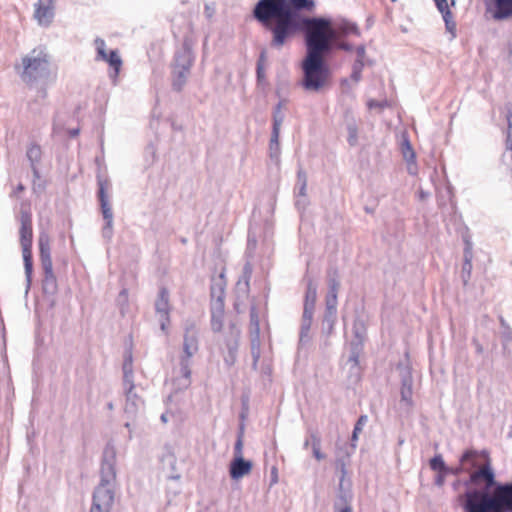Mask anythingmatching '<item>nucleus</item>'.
Segmentation results:
<instances>
[{
  "label": "nucleus",
  "instance_id": "nucleus-1",
  "mask_svg": "<svg viewBox=\"0 0 512 512\" xmlns=\"http://www.w3.org/2000/svg\"><path fill=\"white\" fill-rule=\"evenodd\" d=\"M479 452L468 449L459 462L468 466L469 478L464 481L462 495L464 512H512V481L501 483L489 461L478 466Z\"/></svg>",
  "mask_w": 512,
  "mask_h": 512
},
{
  "label": "nucleus",
  "instance_id": "nucleus-2",
  "mask_svg": "<svg viewBox=\"0 0 512 512\" xmlns=\"http://www.w3.org/2000/svg\"><path fill=\"white\" fill-rule=\"evenodd\" d=\"M314 7L313 0H259L252 14L273 38L287 30L296 29L302 19L308 18L300 12L312 11Z\"/></svg>",
  "mask_w": 512,
  "mask_h": 512
},
{
  "label": "nucleus",
  "instance_id": "nucleus-3",
  "mask_svg": "<svg viewBox=\"0 0 512 512\" xmlns=\"http://www.w3.org/2000/svg\"><path fill=\"white\" fill-rule=\"evenodd\" d=\"M304 34L306 54L327 55L337 41V30L334 29L332 21L325 17H308L298 23L296 29L287 30L270 39L269 46L272 49L281 50L288 46L299 34Z\"/></svg>",
  "mask_w": 512,
  "mask_h": 512
},
{
  "label": "nucleus",
  "instance_id": "nucleus-4",
  "mask_svg": "<svg viewBox=\"0 0 512 512\" xmlns=\"http://www.w3.org/2000/svg\"><path fill=\"white\" fill-rule=\"evenodd\" d=\"M116 450L107 444L103 450L100 481L94 488L90 512H111L117 488Z\"/></svg>",
  "mask_w": 512,
  "mask_h": 512
},
{
  "label": "nucleus",
  "instance_id": "nucleus-5",
  "mask_svg": "<svg viewBox=\"0 0 512 512\" xmlns=\"http://www.w3.org/2000/svg\"><path fill=\"white\" fill-rule=\"evenodd\" d=\"M49 64V56L43 49H33L22 58L21 79L30 87L41 83L37 91V97L41 99L47 96L45 84L50 76Z\"/></svg>",
  "mask_w": 512,
  "mask_h": 512
},
{
  "label": "nucleus",
  "instance_id": "nucleus-6",
  "mask_svg": "<svg viewBox=\"0 0 512 512\" xmlns=\"http://www.w3.org/2000/svg\"><path fill=\"white\" fill-rule=\"evenodd\" d=\"M303 77L302 87L308 92H319L327 84L330 70L325 56L306 54L301 64Z\"/></svg>",
  "mask_w": 512,
  "mask_h": 512
},
{
  "label": "nucleus",
  "instance_id": "nucleus-7",
  "mask_svg": "<svg viewBox=\"0 0 512 512\" xmlns=\"http://www.w3.org/2000/svg\"><path fill=\"white\" fill-rule=\"evenodd\" d=\"M198 348V331L194 324H189L185 327L183 354L179 361V376L176 378L179 388H187L191 383V359Z\"/></svg>",
  "mask_w": 512,
  "mask_h": 512
},
{
  "label": "nucleus",
  "instance_id": "nucleus-8",
  "mask_svg": "<svg viewBox=\"0 0 512 512\" xmlns=\"http://www.w3.org/2000/svg\"><path fill=\"white\" fill-rule=\"evenodd\" d=\"M38 246L41 268L43 271L42 290L44 294L54 295L57 292L58 284L56 275L53 271L50 237L47 233H40Z\"/></svg>",
  "mask_w": 512,
  "mask_h": 512
},
{
  "label": "nucleus",
  "instance_id": "nucleus-9",
  "mask_svg": "<svg viewBox=\"0 0 512 512\" xmlns=\"http://www.w3.org/2000/svg\"><path fill=\"white\" fill-rule=\"evenodd\" d=\"M32 219L29 213H22L20 227V243L22 246V255L24 261V270L26 276V292L30 289L33 273L32 260Z\"/></svg>",
  "mask_w": 512,
  "mask_h": 512
},
{
  "label": "nucleus",
  "instance_id": "nucleus-10",
  "mask_svg": "<svg viewBox=\"0 0 512 512\" xmlns=\"http://www.w3.org/2000/svg\"><path fill=\"white\" fill-rule=\"evenodd\" d=\"M109 181L98 177V198L105 225L102 228V236L110 241L113 236V212L109 202L107 189Z\"/></svg>",
  "mask_w": 512,
  "mask_h": 512
},
{
  "label": "nucleus",
  "instance_id": "nucleus-11",
  "mask_svg": "<svg viewBox=\"0 0 512 512\" xmlns=\"http://www.w3.org/2000/svg\"><path fill=\"white\" fill-rule=\"evenodd\" d=\"M94 46L96 50L95 60L103 61L109 64V66L113 69V73L110 74V77L115 81L119 75L123 63L118 50L114 49L107 52L106 42L100 37H97L94 40Z\"/></svg>",
  "mask_w": 512,
  "mask_h": 512
},
{
  "label": "nucleus",
  "instance_id": "nucleus-12",
  "mask_svg": "<svg viewBox=\"0 0 512 512\" xmlns=\"http://www.w3.org/2000/svg\"><path fill=\"white\" fill-rule=\"evenodd\" d=\"M94 46L96 50L95 60L103 61L109 64V66L113 69V73L110 74V77L115 81L119 75L123 63L118 50L114 49L107 52L106 42L100 37H97L94 40Z\"/></svg>",
  "mask_w": 512,
  "mask_h": 512
},
{
  "label": "nucleus",
  "instance_id": "nucleus-13",
  "mask_svg": "<svg viewBox=\"0 0 512 512\" xmlns=\"http://www.w3.org/2000/svg\"><path fill=\"white\" fill-rule=\"evenodd\" d=\"M211 328L214 332L221 331L224 318V289L219 287L218 290L211 287Z\"/></svg>",
  "mask_w": 512,
  "mask_h": 512
},
{
  "label": "nucleus",
  "instance_id": "nucleus-14",
  "mask_svg": "<svg viewBox=\"0 0 512 512\" xmlns=\"http://www.w3.org/2000/svg\"><path fill=\"white\" fill-rule=\"evenodd\" d=\"M240 335V328L236 324H231L225 337L227 354L224 356V362L228 367L233 366L237 360Z\"/></svg>",
  "mask_w": 512,
  "mask_h": 512
},
{
  "label": "nucleus",
  "instance_id": "nucleus-15",
  "mask_svg": "<svg viewBox=\"0 0 512 512\" xmlns=\"http://www.w3.org/2000/svg\"><path fill=\"white\" fill-rule=\"evenodd\" d=\"M155 310L159 314L160 328L166 332L167 326L170 322V303H169V291L165 287H161L159 290L158 297L155 302Z\"/></svg>",
  "mask_w": 512,
  "mask_h": 512
},
{
  "label": "nucleus",
  "instance_id": "nucleus-16",
  "mask_svg": "<svg viewBox=\"0 0 512 512\" xmlns=\"http://www.w3.org/2000/svg\"><path fill=\"white\" fill-rule=\"evenodd\" d=\"M194 61V53L189 44L185 42L181 48L176 50L171 68L191 71Z\"/></svg>",
  "mask_w": 512,
  "mask_h": 512
},
{
  "label": "nucleus",
  "instance_id": "nucleus-17",
  "mask_svg": "<svg viewBox=\"0 0 512 512\" xmlns=\"http://www.w3.org/2000/svg\"><path fill=\"white\" fill-rule=\"evenodd\" d=\"M125 396L124 413L128 418H134L137 414L144 409L145 402L143 398L138 395L136 389L123 391Z\"/></svg>",
  "mask_w": 512,
  "mask_h": 512
},
{
  "label": "nucleus",
  "instance_id": "nucleus-18",
  "mask_svg": "<svg viewBox=\"0 0 512 512\" xmlns=\"http://www.w3.org/2000/svg\"><path fill=\"white\" fill-rule=\"evenodd\" d=\"M250 326H251V352L256 363L260 357V327L259 317L255 307L250 309Z\"/></svg>",
  "mask_w": 512,
  "mask_h": 512
},
{
  "label": "nucleus",
  "instance_id": "nucleus-19",
  "mask_svg": "<svg viewBox=\"0 0 512 512\" xmlns=\"http://www.w3.org/2000/svg\"><path fill=\"white\" fill-rule=\"evenodd\" d=\"M34 17L41 26H49L54 17L53 0H38Z\"/></svg>",
  "mask_w": 512,
  "mask_h": 512
},
{
  "label": "nucleus",
  "instance_id": "nucleus-20",
  "mask_svg": "<svg viewBox=\"0 0 512 512\" xmlns=\"http://www.w3.org/2000/svg\"><path fill=\"white\" fill-rule=\"evenodd\" d=\"M401 369V402L411 407L413 405V378L408 367H399Z\"/></svg>",
  "mask_w": 512,
  "mask_h": 512
},
{
  "label": "nucleus",
  "instance_id": "nucleus-21",
  "mask_svg": "<svg viewBox=\"0 0 512 512\" xmlns=\"http://www.w3.org/2000/svg\"><path fill=\"white\" fill-rule=\"evenodd\" d=\"M123 379H122V388L123 391L136 389V385L134 382V369H133V355L132 351L126 350L124 353V360L122 365Z\"/></svg>",
  "mask_w": 512,
  "mask_h": 512
},
{
  "label": "nucleus",
  "instance_id": "nucleus-22",
  "mask_svg": "<svg viewBox=\"0 0 512 512\" xmlns=\"http://www.w3.org/2000/svg\"><path fill=\"white\" fill-rule=\"evenodd\" d=\"M317 288V284L311 278H308L302 315H314L315 304L317 299Z\"/></svg>",
  "mask_w": 512,
  "mask_h": 512
},
{
  "label": "nucleus",
  "instance_id": "nucleus-23",
  "mask_svg": "<svg viewBox=\"0 0 512 512\" xmlns=\"http://www.w3.org/2000/svg\"><path fill=\"white\" fill-rule=\"evenodd\" d=\"M252 466V462L244 459L243 456L233 458L229 466L230 477L234 480H238L248 474Z\"/></svg>",
  "mask_w": 512,
  "mask_h": 512
},
{
  "label": "nucleus",
  "instance_id": "nucleus-24",
  "mask_svg": "<svg viewBox=\"0 0 512 512\" xmlns=\"http://www.w3.org/2000/svg\"><path fill=\"white\" fill-rule=\"evenodd\" d=\"M472 259H473V245L472 242L468 239L465 240V248H464V261L461 270V278L466 285L471 277L472 272Z\"/></svg>",
  "mask_w": 512,
  "mask_h": 512
},
{
  "label": "nucleus",
  "instance_id": "nucleus-25",
  "mask_svg": "<svg viewBox=\"0 0 512 512\" xmlns=\"http://www.w3.org/2000/svg\"><path fill=\"white\" fill-rule=\"evenodd\" d=\"M494 7V20L501 21L512 17V0H494Z\"/></svg>",
  "mask_w": 512,
  "mask_h": 512
},
{
  "label": "nucleus",
  "instance_id": "nucleus-26",
  "mask_svg": "<svg viewBox=\"0 0 512 512\" xmlns=\"http://www.w3.org/2000/svg\"><path fill=\"white\" fill-rule=\"evenodd\" d=\"M191 74V71L189 70H180L171 68V85L172 89L176 92H181Z\"/></svg>",
  "mask_w": 512,
  "mask_h": 512
},
{
  "label": "nucleus",
  "instance_id": "nucleus-27",
  "mask_svg": "<svg viewBox=\"0 0 512 512\" xmlns=\"http://www.w3.org/2000/svg\"><path fill=\"white\" fill-rule=\"evenodd\" d=\"M313 322V316L302 315L300 333H299V345L304 346L311 341L310 330Z\"/></svg>",
  "mask_w": 512,
  "mask_h": 512
},
{
  "label": "nucleus",
  "instance_id": "nucleus-28",
  "mask_svg": "<svg viewBox=\"0 0 512 512\" xmlns=\"http://www.w3.org/2000/svg\"><path fill=\"white\" fill-rule=\"evenodd\" d=\"M280 132L271 131L269 141V157L275 164L280 163L281 148L279 142Z\"/></svg>",
  "mask_w": 512,
  "mask_h": 512
},
{
  "label": "nucleus",
  "instance_id": "nucleus-29",
  "mask_svg": "<svg viewBox=\"0 0 512 512\" xmlns=\"http://www.w3.org/2000/svg\"><path fill=\"white\" fill-rule=\"evenodd\" d=\"M334 29L337 30V39L340 36H347L350 34H354L357 36L360 35V31L357 25L346 20L341 21L339 24H337L336 27H334Z\"/></svg>",
  "mask_w": 512,
  "mask_h": 512
},
{
  "label": "nucleus",
  "instance_id": "nucleus-30",
  "mask_svg": "<svg viewBox=\"0 0 512 512\" xmlns=\"http://www.w3.org/2000/svg\"><path fill=\"white\" fill-rule=\"evenodd\" d=\"M364 341L365 339L362 338H354L350 343V356L348 360L355 366L359 364V358L363 350Z\"/></svg>",
  "mask_w": 512,
  "mask_h": 512
},
{
  "label": "nucleus",
  "instance_id": "nucleus-31",
  "mask_svg": "<svg viewBox=\"0 0 512 512\" xmlns=\"http://www.w3.org/2000/svg\"><path fill=\"white\" fill-rule=\"evenodd\" d=\"M328 292L338 294L340 288L339 272L336 267L327 270Z\"/></svg>",
  "mask_w": 512,
  "mask_h": 512
},
{
  "label": "nucleus",
  "instance_id": "nucleus-32",
  "mask_svg": "<svg viewBox=\"0 0 512 512\" xmlns=\"http://www.w3.org/2000/svg\"><path fill=\"white\" fill-rule=\"evenodd\" d=\"M284 107V100H281L277 103V105L273 109V115H272V131L274 132H280L281 125L284 121V114L282 112V109Z\"/></svg>",
  "mask_w": 512,
  "mask_h": 512
},
{
  "label": "nucleus",
  "instance_id": "nucleus-33",
  "mask_svg": "<svg viewBox=\"0 0 512 512\" xmlns=\"http://www.w3.org/2000/svg\"><path fill=\"white\" fill-rule=\"evenodd\" d=\"M26 156L30 162V166L38 165L42 158L41 147L37 144H31L27 148Z\"/></svg>",
  "mask_w": 512,
  "mask_h": 512
},
{
  "label": "nucleus",
  "instance_id": "nucleus-34",
  "mask_svg": "<svg viewBox=\"0 0 512 512\" xmlns=\"http://www.w3.org/2000/svg\"><path fill=\"white\" fill-rule=\"evenodd\" d=\"M401 152L408 164L415 163L416 155L408 138L403 139Z\"/></svg>",
  "mask_w": 512,
  "mask_h": 512
},
{
  "label": "nucleus",
  "instance_id": "nucleus-35",
  "mask_svg": "<svg viewBox=\"0 0 512 512\" xmlns=\"http://www.w3.org/2000/svg\"><path fill=\"white\" fill-rule=\"evenodd\" d=\"M354 338H366V328L364 322L360 318H356L353 323Z\"/></svg>",
  "mask_w": 512,
  "mask_h": 512
},
{
  "label": "nucleus",
  "instance_id": "nucleus-36",
  "mask_svg": "<svg viewBox=\"0 0 512 512\" xmlns=\"http://www.w3.org/2000/svg\"><path fill=\"white\" fill-rule=\"evenodd\" d=\"M429 464H430V468L433 471H437V472H443V471L445 472L446 467H447V465L445 464V462L443 460V457L440 454L435 455L430 460Z\"/></svg>",
  "mask_w": 512,
  "mask_h": 512
},
{
  "label": "nucleus",
  "instance_id": "nucleus-37",
  "mask_svg": "<svg viewBox=\"0 0 512 512\" xmlns=\"http://www.w3.org/2000/svg\"><path fill=\"white\" fill-rule=\"evenodd\" d=\"M368 422V416L367 415H361L355 426H354V429H353V433H352V442H355L358 440V434L362 431L363 427L367 424Z\"/></svg>",
  "mask_w": 512,
  "mask_h": 512
},
{
  "label": "nucleus",
  "instance_id": "nucleus-38",
  "mask_svg": "<svg viewBox=\"0 0 512 512\" xmlns=\"http://www.w3.org/2000/svg\"><path fill=\"white\" fill-rule=\"evenodd\" d=\"M311 440H312V450L313 455L317 460H323L325 458V454H323L320 450L321 441L320 438L315 435L311 434Z\"/></svg>",
  "mask_w": 512,
  "mask_h": 512
},
{
  "label": "nucleus",
  "instance_id": "nucleus-39",
  "mask_svg": "<svg viewBox=\"0 0 512 512\" xmlns=\"http://www.w3.org/2000/svg\"><path fill=\"white\" fill-rule=\"evenodd\" d=\"M338 294L327 292L325 297V309L326 310H337Z\"/></svg>",
  "mask_w": 512,
  "mask_h": 512
},
{
  "label": "nucleus",
  "instance_id": "nucleus-40",
  "mask_svg": "<svg viewBox=\"0 0 512 512\" xmlns=\"http://www.w3.org/2000/svg\"><path fill=\"white\" fill-rule=\"evenodd\" d=\"M347 131H348V139H347L348 143L351 146L356 145L357 140H358V128H357L356 124H354V123L348 124Z\"/></svg>",
  "mask_w": 512,
  "mask_h": 512
},
{
  "label": "nucleus",
  "instance_id": "nucleus-41",
  "mask_svg": "<svg viewBox=\"0 0 512 512\" xmlns=\"http://www.w3.org/2000/svg\"><path fill=\"white\" fill-rule=\"evenodd\" d=\"M364 68V62L354 61L352 66L351 79L355 82H359L361 79L362 70Z\"/></svg>",
  "mask_w": 512,
  "mask_h": 512
},
{
  "label": "nucleus",
  "instance_id": "nucleus-42",
  "mask_svg": "<svg viewBox=\"0 0 512 512\" xmlns=\"http://www.w3.org/2000/svg\"><path fill=\"white\" fill-rule=\"evenodd\" d=\"M445 472H447L448 475L451 474L457 476L461 473L468 472V466H464L461 463L456 467L447 466Z\"/></svg>",
  "mask_w": 512,
  "mask_h": 512
},
{
  "label": "nucleus",
  "instance_id": "nucleus-43",
  "mask_svg": "<svg viewBox=\"0 0 512 512\" xmlns=\"http://www.w3.org/2000/svg\"><path fill=\"white\" fill-rule=\"evenodd\" d=\"M337 321V310H326L323 315L322 322L336 323Z\"/></svg>",
  "mask_w": 512,
  "mask_h": 512
},
{
  "label": "nucleus",
  "instance_id": "nucleus-44",
  "mask_svg": "<svg viewBox=\"0 0 512 512\" xmlns=\"http://www.w3.org/2000/svg\"><path fill=\"white\" fill-rule=\"evenodd\" d=\"M31 169H32V173H33V177H34V180H33V189L36 191L37 189L39 191L43 190V186L42 185H36V180H40L41 176H40V171L38 169V165H34V166H31Z\"/></svg>",
  "mask_w": 512,
  "mask_h": 512
},
{
  "label": "nucleus",
  "instance_id": "nucleus-45",
  "mask_svg": "<svg viewBox=\"0 0 512 512\" xmlns=\"http://www.w3.org/2000/svg\"><path fill=\"white\" fill-rule=\"evenodd\" d=\"M336 323H328V322H322L321 323V331L322 334L325 335L327 338L331 336L334 332V327Z\"/></svg>",
  "mask_w": 512,
  "mask_h": 512
},
{
  "label": "nucleus",
  "instance_id": "nucleus-46",
  "mask_svg": "<svg viewBox=\"0 0 512 512\" xmlns=\"http://www.w3.org/2000/svg\"><path fill=\"white\" fill-rule=\"evenodd\" d=\"M387 105H388V102L386 100L378 101V100H375V99H370L367 102V106H368L369 109H375V108L383 109Z\"/></svg>",
  "mask_w": 512,
  "mask_h": 512
},
{
  "label": "nucleus",
  "instance_id": "nucleus-47",
  "mask_svg": "<svg viewBox=\"0 0 512 512\" xmlns=\"http://www.w3.org/2000/svg\"><path fill=\"white\" fill-rule=\"evenodd\" d=\"M445 28L448 33H450V39L453 40L456 37V23L454 20H446Z\"/></svg>",
  "mask_w": 512,
  "mask_h": 512
},
{
  "label": "nucleus",
  "instance_id": "nucleus-48",
  "mask_svg": "<svg viewBox=\"0 0 512 512\" xmlns=\"http://www.w3.org/2000/svg\"><path fill=\"white\" fill-rule=\"evenodd\" d=\"M243 456V441L242 436H238V439L234 445V458Z\"/></svg>",
  "mask_w": 512,
  "mask_h": 512
},
{
  "label": "nucleus",
  "instance_id": "nucleus-49",
  "mask_svg": "<svg viewBox=\"0 0 512 512\" xmlns=\"http://www.w3.org/2000/svg\"><path fill=\"white\" fill-rule=\"evenodd\" d=\"M264 58H265V52H262L260 54V58H259V61L257 63V69H256L258 80H260V79H262L264 77V71H263V65H262V61L264 60Z\"/></svg>",
  "mask_w": 512,
  "mask_h": 512
},
{
  "label": "nucleus",
  "instance_id": "nucleus-50",
  "mask_svg": "<svg viewBox=\"0 0 512 512\" xmlns=\"http://www.w3.org/2000/svg\"><path fill=\"white\" fill-rule=\"evenodd\" d=\"M447 472H438V474L436 475L435 479H434V484L438 487H442L445 483V478L447 476Z\"/></svg>",
  "mask_w": 512,
  "mask_h": 512
},
{
  "label": "nucleus",
  "instance_id": "nucleus-51",
  "mask_svg": "<svg viewBox=\"0 0 512 512\" xmlns=\"http://www.w3.org/2000/svg\"><path fill=\"white\" fill-rule=\"evenodd\" d=\"M366 55V49L364 45H360L356 48V60L355 61H361L364 62V58Z\"/></svg>",
  "mask_w": 512,
  "mask_h": 512
},
{
  "label": "nucleus",
  "instance_id": "nucleus-52",
  "mask_svg": "<svg viewBox=\"0 0 512 512\" xmlns=\"http://www.w3.org/2000/svg\"><path fill=\"white\" fill-rule=\"evenodd\" d=\"M334 47L338 48V49H341V50H344V51H352L353 50V46L349 43H346V42H334Z\"/></svg>",
  "mask_w": 512,
  "mask_h": 512
},
{
  "label": "nucleus",
  "instance_id": "nucleus-53",
  "mask_svg": "<svg viewBox=\"0 0 512 512\" xmlns=\"http://www.w3.org/2000/svg\"><path fill=\"white\" fill-rule=\"evenodd\" d=\"M434 1L437 6V9L439 10L440 13L449 9L447 0H434Z\"/></svg>",
  "mask_w": 512,
  "mask_h": 512
},
{
  "label": "nucleus",
  "instance_id": "nucleus-54",
  "mask_svg": "<svg viewBox=\"0 0 512 512\" xmlns=\"http://www.w3.org/2000/svg\"><path fill=\"white\" fill-rule=\"evenodd\" d=\"M297 181H298V184L301 185V184H304L307 183V175H306V172L302 169H300L298 172H297Z\"/></svg>",
  "mask_w": 512,
  "mask_h": 512
},
{
  "label": "nucleus",
  "instance_id": "nucleus-55",
  "mask_svg": "<svg viewBox=\"0 0 512 512\" xmlns=\"http://www.w3.org/2000/svg\"><path fill=\"white\" fill-rule=\"evenodd\" d=\"M350 499L351 495L347 494L346 492H340L339 501H341L344 505L349 504Z\"/></svg>",
  "mask_w": 512,
  "mask_h": 512
},
{
  "label": "nucleus",
  "instance_id": "nucleus-56",
  "mask_svg": "<svg viewBox=\"0 0 512 512\" xmlns=\"http://www.w3.org/2000/svg\"><path fill=\"white\" fill-rule=\"evenodd\" d=\"M441 14H442L444 22H446V20H453V16H452L450 9H447V10L441 12Z\"/></svg>",
  "mask_w": 512,
  "mask_h": 512
},
{
  "label": "nucleus",
  "instance_id": "nucleus-57",
  "mask_svg": "<svg viewBox=\"0 0 512 512\" xmlns=\"http://www.w3.org/2000/svg\"><path fill=\"white\" fill-rule=\"evenodd\" d=\"M306 189H307V183L299 185V196L305 197L306 196Z\"/></svg>",
  "mask_w": 512,
  "mask_h": 512
},
{
  "label": "nucleus",
  "instance_id": "nucleus-58",
  "mask_svg": "<svg viewBox=\"0 0 512 512\" xmlns=\"http://www.w3.org/2000/svg\"><path fill=\"white\" fill-rule=\"evenodd\" d=\"M473 343L475 344L476 352L478 354L483 353V347H482V345L476 339L473 340Z\"/></svg>",
  "mask_w": 512,
  "mask_h": 512
},
{
  "label": "nucleus",
  "instance_id": "nucleus-59",
  "mask_svg": "<svg viewBox=\"0 0 512 512\" xmlns=\"http://www.w3.org/2000/svg\"><path fill=\"white\" fill-rule=\"evenodd\" d=\"M427 197H429L428 192H425L424 190L419 191V199L420 200H425Z\"/></svg>",
  "mask_w": 512,
  "mask_h": 512
},
{
  "label": "nucleus",
  "instance_id": "nucleus-60",
  "mask_svg": "<svg viewBox=\"0 0 512 512\" xmlns=\"http://www.w3.org/2000/svg\"><path fill=\"white\" fill-rule=\"evenodd\" d=\"M244 273H245V275L250 277V275H251V266H250L249 263L245 264V266H244Z\"/></svg>",
  "mask_w": 512,
  "mask_h": 512
},
{
  "label": "nucleus",
  "instance_id": "nucleus-61",
  "mask_svg": "<svg viewBox=\"0 0 512 512\" xmlns=\"http://www.w3.org/2000/svg\"><path fill=\"white\" fill-rule=\"evenodd\" d=\"M256 246V240L255 239H251L250 235L248 236V248L251 249V248H254Z\"/></svg>",
  "mask_w": 512,
  "mask_h": 512
},
{
  "label": "nucleus",
  "instance_id": "nucleus-62",
  "mask_svg": "<svg viewBox=\"0 0 512 512\" xmlns=\"http://www.w3.org/2000/svg\"><path fill=\"white\" fill-rule=\"evenodd\" d=\"M339 512H352V508L350 506V504H346L344 505Z\"/></svg>",
  "mask_w": 512,
  "mask_h": 512
},
{
  "label": "nucleus",
  "instance_id": "nucleus-63",
  "mask_svg": "<svg viewBox=\"0 0 512 512\" xmlns=\"http://www.w3.org/2000/svg\"><path fill=\"white\" fill-rule=\"evenodd\" d=\"M80 130L78 128L69 130L70 137H76L78 136Z\"/></svg>",
  "mask_w": 512,
  "mask_h": 512
},
{
  "label": "nucleus",
  "instance_id": "nucleus-64",
  "mask_svg": "<svg viewBox=\"0 0 512 512\" xmlns=\"http://www.w3.org/2000/svg\"><path fill=\"white\" fill-rule=\"evenodd\" d=\"M126 298H127V290H126V289H123V290L120 292V294H119V300H120V299H124V300H126Z\"/></svg>",
  "mask_w": 512,
  "mask_h": 512
}]
</instances>
